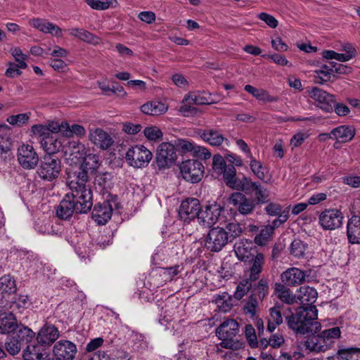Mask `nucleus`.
<instances>
[{"label": "nucleus", "instance_id": "nucleus-26", "mask_svg": "<svg viewBox=\"0 0 360 360\" xmlns=\"http://www.w3.org/2000/svg\"><path fill=\"white\" fill-rule=\"evenodd\" d=\"M35 229L43 234L60 235L63 231V225L58 221H42L35 225Z\"/></svg>", "mask_w": 360, "mask_h": 360}, {"label": "nucleus", "instance_id": "nucleus-1", "mask_svg": "<svg viewBox=\"0 0 360 360\" xmlns=\"http://www.w3.org/2000/svg\"><path fill=\"white\" fill-rule=\"evenodd\" d=\"M285 315L288 326L297 335L315 334L321 330V325L316 321L318 310L316 306H301L295 312Z\"/></svg>", "mask_w": 360, "mask_h": 360}, {"label": "nucleus", "instance_id": "nucleus-49", "mask_svg": "<svg viewBox=\"0 0 360 360\" xmlns=\"http://www.w3.org/2000/svg\"><path fill=\"white\" fill-rule=\"evenodd\" d=\"M252 287V281L249 279L241 281L237 286L234 293V297L237 300H240L243 297Z\"/></svg>", "mask_w": 360, "mask_h": 360}, {"label": "nucleus", "instance_id": "nucleus-13", "mask_svg": "<svg viewBox=\"0 0 360 360\" xmlns=\"http://www.w3.org/2000/svg\"><path fill=\"white\" fill-rule=\"evenodd\" d=\"M17 158L19 164L26 169H34L38 162L39 157L32 146L22 144L18 148Z\"/></svg>", "mask_w": 360, "mask_h": 360}, {"label": "nucleus", "instance_id": "nucleus-42", "mask_svg": "<svg viewBox=\"0 0 360 360\" xmlns=\"http://www.w3.org/2000/svg\"><path fill=\"white\" fill-rule=\"evenodd\" d=\"M29 23L31 26L44 33L53 34L51 29L54 28V24L52 22H46L40 18H32L30 20Z\"/></svg>", "mask_w": 360, "mask_h": 360}, {"label": "nucleus", "instance_id": "nucleus-23", "mask_svg": "<svg viewBox=\"0 0 360 360\" xmlns=\"http://www.w3.org/2000/svg\"><path fill=\"white\" fill-rule=\"evenodd\" d=\"M347 236L349 243L360 244V216L353 215L347 221Z\"/></svg>", "mask_w": 360, "mask_h": 360}, {"label": "nucleus", "instance_id": "nucleus-60", "mask_svg": "<svg viewBox=\"0 0 360 360\" xmlns=\"http://www.w3.org/2000/svg\"><path fill=\"white\" fill-rule=\"evenodd\" d=\"M162 309L164 313V314L162 315L163 316L162 320L167 323L174 319L176 318V313H178L177 307L174 305L169 306L166 304L165 309Z\"/></svg>", "mask_w": 360, "mask_h": 360}, {"label": "nucleus", "instance_id": "nucleus-3", "mask_svg": "<svg viewBox=\"0 0 360 360\" xmlns=\"http://www.w3.org/2000/svg\"><path fill=\"white\" fill-rule=\"evenodd\" d=\"M84 206L82 200L76 199L70 193H67L57 207L56 215L58 218L66 220L70 218L75 212L78 214H86L92 207H89L84 211Z\"/></svg>", "mask_w": 360, "mask_h": 360}, {"label": "nucleus", "instance_id": "nucleus-5", "mask_svg": "<svg viewBox=\"0 0 360 360\" xmlns=\"http://www.w3.org/2000/svg\"><path fill=\"white\" fill-rule=\"evenodd\" d=\"M307 96L317 103L316 106L326 112L333 111L335 96L317 86H309L306 89Z\"/></svg>", "mask_w": 360, "mask_h": 360}, {"label": "nucleus", "instance_id": "nucleus-22", "mask_svg": "<svg viewBox=\"0 0 360 360\" xmlns=\"http://www.w3.org/2000/svg\"><path fill=\"white\" fill-rule=\"evenodd\" d=\"M49 356L44 347L35 342L27 345L22 354L24 360H46Z\"/></svg>", "mask_w": 360, "mask_h": 360}, {"label": "nucleus", "instance_id": "nucleus-38", "mask_svg": "<svg viewBox=\"0 0 360 360\" xmlns=\"http://www.w3.org/2000/svg\"><path fill=\"white\" fill-rule=\"evenodd\" d=\"M214 301L219 310L224 312L230 311L233 307L232 298L226 292L217 295Z\"/></svg>", "mask_w": 360, "mask_h": 360}, {"label": "nucleus", "instance_id": "nucleus-48", "mask_svg": "<svg viewBox=\"0 0 360 360\" xmlns=\"http://www.w3.org/2000/svg\"><path fill=\"white\" fill-rule=\"evenodd\" d=\"M341 332L339 327H333L323 330L321 335L325 339L326 345L330 348L333 343V340L338 338L340 336Z\"/></svg>", "mask_w": 360, "mask_h": 360}, {"label": "nucleus", "instance_id": "nucleus-45", "mask_svg": "<svg viewBox=\"0 0 360 360\" xmlns=\"http://www.w3.org/2000/svg\"><path fill=\"white\" fill-rule=\"evenodd\" d=\"M250 168L252 172L260 180L264 181L266 175H265V168L264 167L262 163L257 160L253 156L252 158H250Z\"/></svg>", "mask_w": 360, "mask_h": 360}, {"label": "nucleus", "instance_id": "nucleus-14", "mask_svg": "<svg viewBox=\"0 0 360 360\" xmlns=\"http://www.w3.org/2000/svg\"><path fill=\"white\" fill-rule=\"evenodd\" d=\"M63 150L75 165L81 163L86 154L84 146L78 141L70 140V138H65Z\"/></svg>", "mask_w": 360, "mask_h": 360}, {"label": "nucleus", "instance_id": "nucleus-16", "mask_svg": "<svg viewBox=\"0 0 360 360\" xmlns=\"http://www.w3.org/2000/svg\"><path fill=\"white\" fill-rule=\"evenodd\" d=\"M175 146L170 143H162L158 147L156 160L159 167L164 168L175 160Z\"/></svg>", "mask_w": 360, "mask_h": 360}, {"label": "nucleus", "instance_id": "nucleus-28", "mask_svg": "<svg viewBox=\"0 0 360 360\" xmlns=\"http://www.w3.org/2000/svg\"><path fill=\"white\" fill-rule=\"evenodd\" d=\"M312 335L308 337L307 340L304 342V347L311 352H325L328 349L329 347L325 342V339L322 338L321 335Z\"/></svg>", "mask_w": 360, "mask_h": 360}, {"label": "nucleus", "instance_id": "nucleus-6", "mask_svg": "<svg viewBox=\"0 0 360 360\" xmlns=\"http://www.w3.org/2000/svg\"><path fill=\"white\" fill-rule=\"evenodd\" d=\"M60 172V161L53 155H44L38 168L39 176L47 181L56 179Z\"/></svg>", "mask_w": 360, "mask_h": 360}, {"label": "nucleus", "instance_id": "nucleus-4", "mask_svg": "<svg viewBox=\"0 0 360 360\" xmlns=\"http://www.w3.org/2000/svg\"><path fill=\"white\" fill-rule=\"evenodd\" d=\"M152 157V153L145 146L136 145L127 150L125 159L130 166L142 168L148 165Z\"/></svg>", "mask_w": 360, "mask_h": 360}, {"label": "nucleus", "instance_id": "nucleus-9", "mask_svg": "<svg viewBox=\"0 0 360 360\" xmlns=\"http://www.w3.org/2000/svg\"><path fill=\"white\" fill-rule=\"evenodd\" d=\"M229 242L226 231L221 227L210 230L205 242L206 248L212 252L220 251Z\"/></svg>", "mask_w": 360, "mask_h": 360}, {"label": "nucleus", "instance_id": "nucleus-33", "mask_svg": "<svg viewBox=\"0 0 360 360\" xmlns=\"http://www.w3.org/2000/svg\"><path fill=\"white\" fill-rule=\"evenodd\" d=\"M276 292L278 297L283 302L288 304H292L297 301V295H293L291 290L283 284H276Z\"/></svg>", "mask_w": 360, "mask_h": 360}, {"label": "nucleus", "instance_id": "nucleus-2", "mask_svg": "<svg viewBox=\"0 0 360 360\" xmlns=\"http://www.w3.org/2000/svg\"><path fill=\"white\" fill-rule=\"evenodd\" d=\"M67 185L71 190L70 195L82 200L84 211L93 206V193L89 181V176L85 172L79 171L67 180Z\"/></svg>", "mask_w": 360, "mask_h": 360}, {"label": "nucleus", "instance_id": "nucleus-31", "mask_svg": "<svg viewBox=\"0 0 360 360\" xmlns=\"http://www.w3.org/2000/svg\"><path fill=\"white\" fill-rule=\"evenodd\" d=\"M79 171L85 172L88 176L89 173L94 172L99 167V158L95 154L84 155L82 160Z\"/></svg>", "mask_w": 360, "mask_h": 360}, {"label": "nucleus", "instance_id": "nucleus-20", "mask_svg": "<svg viewBox=\"0 0 360 360\" xmlns=\"http://www.w3.org/2000/svg\"><path fill=\"white\" fill-rule=\"evenodd\" d=\"M65 138H71V136H43L41 144L48 155H51L59 151L61 148H63Z\"/></svg>", "mask_w": 360, "mask_h": 360}, {"label": "nucleus", "instance_id": "nucleus-55", "mask_svg": "<svg viewBox=\"0 0 360 360\" xmlns=\"http://www.w3.org/2000/svg\"><path fill=\"white\" fill-rule=\"evenodd\" d=\"M359 354L360 348L358 347L339 349L337 352L338 359L340 360H350L353 355Z\"/></svg>", "mask_w": 360, "mask_h": 360}, {"label": "nucleus", "instance_id": "nucleus-63", "mask_svg": "<svg viewBox=\"0 0 360 360\" xmlns=\"http://www.w3.org/2000/svg\"><path fill=\"white\" fill-rule=\"evenodd\" d=\"M191 154L203 160H207L211 157V153L206 148L195 145Z\"/></svg>", "mask_w": 360, "mask_h": 360}, {"label": "nucleus", "instance_id": "nucleus-58", "mask_svg": "<svg viewBox=\"0 0 360 360\" xmlns=\"http://www.w3.org/2000/svg\"><path fill=\"white\" fill-rule=\"evenodd\" d=\"M204 140L212 146H221L224 148L229 146L228 139L224 136H204Z\"/></svg>", "mask_w": 360, "mask_h": 360}, {"label": "nucleus", "instance_id": "nucleus-27", "mask_svg": "<svg viewBox=\"0 0 360 360\" xmlns=\"http://www.w3.org/2000/svg\"><path fill=\"white\" fill-rule=\"evenodd\" d=\"M17 327V319L13 312L8 311L0 314V333H10Z\"/></svg>", "mask_w": 360, "mask_h": 360}, {"label": "nucleus", "instance_id": "nucleus-59", "mask_svg": "<svg viewBox=\"0 0 360 360\" xmlns=\"http://www.w3.org/2000/svg\"><path fill=\"white\" fill-rule=\"evenodd\" d=\"M262 57L264 58H269L272 60L275 63L282 66H289L291 67L292 65L290 62H289L284 56L274 53V54H264Z\"/></svg>", "mask_w": 360, "mask_h": 360}, {"label": "nucleus", "instance_id": "nucleus-50", "mask_svg": "<svg viewBox=\"0 0 360 360\" xmlns=\"http://www.w3.org/2000/svg\"><path fill=\"white\" fill-rule=\"evenodd\" d=\"M316 75L314 76L315 83L319 84H323L331 80H336L338 77L335 74H331L330 72L325 70H314Z\"/></svg>", "mask_w": 360, "mask_h": 360}, {"label": "nucleus", "instance_id": "nucleus-44", "mask_svg": "<svg viewBox=\"0 0 360 360\" xmlns=\"http://www.w3.org/2000/svg\"><path fill=\"white\" fill-rule=\"evenodd\" d=\"M90 140L98 148L107 150L114 143L112 136H90Z\"/></svg>", "mask_w": 360, "mask_h": 360}, {"label": "nucleus", "instance_id": "nucleus-29", "mask_svg": "<svg viewBox=\"0 0 360 360\" xmlns=\"http://www.w3.org/2000/svg\"><path fill=\"white\" fill-rule=\"evenodd\" d=\"M68 31L70 35L77 37L79 40L90 44L97 45L101 41L99 37L92 34L88 30L82 28H72Z\"/></svg>", "mask_w": 360, "mask_h": 360}, {"label": "nucleus", "instance_id": "nucleus-32", "mask_svg": "<svg viewBox=\"0 0 360 360\" xmlns=\"http://www.w3.org/2000/svg\"><path fill=\"white\" fill-rule=\"evenodd\" d=\"M32 304L29 297L25 295H20L15 300L11 302L9 305L10 311L22 314Z\"/></svg>", "mask_w": 360, "mask_h": 360}, {"label": "nucleus", "instance_id": "nucleus-57", "mask_svg": "<svg viewBox=\"0 0 360 360\" xmlns=\"http://www.w3.org/2000/svg\"><path fill=\"white\" fill-rule=\"evenodd\" d=\"M228 230L227 233L229 236V241L231 242L233 239L240 236L242 233V229L239 224L231 222L226 226Z\"/></svg>", "mask_w": 360, "mask_h": 360}, {"label": "nucleus", "instance_id": "nucleus-41", "mask_svg": "<svg viewBox=\"0 0 360 360\" xmlns=\"http://www.w3.org/2000/svg\"><path fill=\"white\" fill-rule=\"evenodd\" d=\"M258 182L252 181L250 177L243 176L242 179L238 180L234 189L244 191L247 193H252L257 187Z\"/></svg>", "mask_w": 360, "mask_h": 360}, {"label": "nucleus", "instance_id": "nucleus-34", "mask_svg": "<svg viewBox=\"0 0 360 360\" xmlns=\"http://www.w3.org/2000/svg\"><path fill=\"white\" fill-rule=\"evenodd\" d=\"M281 307L274 306L270 309V319L268 321L267 330L273 332L277 326L283 323Z\"/></svg>", "mask_w": 360, "mask_h": 360}, {"label": "nucleus", "instance_id": "nucleus-15", "mask_svg": "<svg viewBox=\"0 0 360 360\" xmlns=\"http://www.w3.org/2000/svg\"><path fill=\"white\" fill-rule=\"evenodd\" d=\"M77 352L76 345L69 340H60L53 348V355L58 360H72Z\"/></svg>", "mask_w": 360, "mask_h": 360}, {"label": "nucleus", "instance_id": "nucleus-18", "mask_svg": "<svg viewBox=\"0 0 360 360\" xmlns=\"http://www.w3.org/2000/svg\"><path fill=\"white\" fill-rule=\"evenodd\" d=\"M239 330V325L234 319H226L216 329L217 336L223 341L232 340Z\"/></svg>", "mask_w": 360, "mask_h": 360}, {"label": "nucleus", "instance_id": "nucleus-17", "mask_svg": "<svg viewBox=\"0 0 360 360\" xmlns=\"http://www.w3.org/2000/svg\"><path fill=\"white\" fill-rule=\"evenodd\" d=\"M307 272L297 267L286 269L281 275L282 283L286 286L295 287L305 281Z\"/></svg>", "mask_w": 360, "mask_h": 360}, {"label": "nucleus", "instance_id": "nucleus-10", "mask_svg": "<svg viewBox=\"0 0 360 360\" xmlns=\"http://www.w3.org/2000/svg\"><path fill=\"white\" fill-rule=\"evenodd\" d=\"M228 202L233 206L236 211L243 215L252 214L256 206L254 199L248 198L240 192L231 193L228 198Z\"/></svg>", "mask_w": 360, "mask_h": 360}, {"label": "nucleus", "instance_id": "nucleus-43", "mask_svg": "<svg viewBox=\"0 0 360 360\" xmlns=\"http://www.w3.org/2000/svg\"><path fill=\"white\" fill-rule=\"evenodd\" d=\"M15 337L23 345L30 342L34 338V333L28 327L23 326L19 328Z\"/></svg>", "mask_w": 360, "mask_h": 360}, {"label": "nucleus", "instance_id": "nucleus-54", "mask_svg": "<svg viewBox=\"0 0 360 360\" xmlns=\"http://www.w3.org/2000/svg\"><path fill=\"white\" fill-rule=\"evenodd\" d=\"M30 112L11 115L6 118V121L11 125L21 127L22 124H26L30 120Z\"/></svg>", "mask_w": 360, "mask_h": 360}, {"label": "nucleus", "instance_id": "nucleus-19", "mask_svg": "<svg viewBox=\"0 0 360 360\" xmlns=\"http://www.w3.org/2000/svg\"><path fill=\"white\" fill-rule=\"evenodd\" d=\"M112 208L109 202L104 201L103 203L95 205L92 217L99 225L105 224L111 218Z\"/></svg>", "mask_w": 360, "mask_h": 360}, {"label": "nucleus", "instance_id": "nucleus-21", "mask_svg": "<svg viewBox=\"0 0 360 360\" xmlns=\"http://www.w3.org/2000/svg\"><path fill=\"white\" fill-rule=\"evenodd\" d=\"M59 332L57 328L51 323H45L39 331L37 340L39 343L50 345L58 339Z\"/></svg>", "mask_w": 360, "mask_h": 360}, {"label": "nucleus", "instance_id": "nucleus-30", "mask_svg": "<svg viewBox=\"0 0 360 360\" xmlns=\"http://www.w3.org/2000/svg\"><path fill=\"white\" fill-rule=\"evenodd\" d=\"M60 129L59 122L53 120H48L46 124L33 125L31 128V131L34 134L49 135V131L53 134H58L60 132Z\"/></svg>", "mask_w": 360, "mask_h": 360}, {"label": "nucleus", "instance_id": "nucleus-64", "mask_svg": "<svg viewBox=\"0 0 360 360\" xmlns=\"http://www.w3.org/2000/svg\"><path fill=\"white\" fill-rule=\"evenodd\" d=\"M13 142L11 136H0V155L10 151L13 146Z\"/></svg>", "mask_w": 360, "mask_h": 360}, {"label": "nucleus", "instance_id": "nucleus-25", "mask_svg": "<svg viewBox=\"0 0 360 360\" xmlns=\"http://www.w3.org/2000/svg\"><path fill=\"white\" fill-rule=\"evenodd\" d=\"M317 296L318 293L314 288L304 285L300 288L297 293V301L299 300L304 307L314 306Z\"/></svg>", "mask_w": 360, "mask_h": 360}, {"label": "nucleus", "instance_id": "nucleus-51", "mask_svg": "<svg viewBox=\"0 0 360 360\" xmlns=\"http://www.w3.org/2000/svg\"><path fill=\"white\" fill-rule=\"evenodd\" d=\"M228 165L223 157L219 154H216L212 158V169L214 173L219 176L221 175V172L224 171L225 167H227Z\"/></svg>", "mask_w": 360, "mask_h": 360}, {"label": "nucleus", "instance_id": "nucleus-46", "mask_svg": "<svg viewBox=\"0 0 360 360\" xmlns=\"http://www.w3.org/2000/svg\"><path fill=\"white\" fill-rule=\"evenodd\" d=\"M356 129L353 125H340L334 128L330 133H321L319 135H355Z\"/></svg>", "mask_w": 360, "mask_h": 360}, {"label": "nucleus", "instance_id": "nucleus-35", "mask_svg": "<svg viewBox=\"0 0 360 360\" xmlns=\"http://www.w3.org/2000/svg\"><path fill=\"white\" fill-rule=\"evenodd\" d=\"M251 292V296L263 300L269 292L268 281L266 279L262 278L257 283L252 282Z\"/></svg>", "mask_w": 360, "mask_h": 360}, {"label": "nucleus", "instance_id": "nucleus-47", "mask_svg": "<svg viewBox=\"0 0 360 360\" xmlns=\"http://www.w3.org/2000/svg\"><path fill=\"white\" fill-rule=\"evenodd\" d=\"M273 229L270 226H266L260 231L255 238V242L259 245H264L271 238L273 235Z\"/></svg>", "mask_w": 360, "mask_h": 360}, {"label": "nucleus", "instance_id": "nucleus-39", "mask_svg": "<svg viewBox=\"0 0 360 360\" xmlns=\"http://www.w3.org/2000/svg\"><path fill=\"white\" fill-rule=\"evenodd\" d=\"M16 289L15 281L13 276L4 275L0 278V291L11 294L15 292Z\"/></svg>", "mask_w": 360, "mask_h": 360}, {"label": "nucleus", "instance_id": "nucleus-36", "mask_svg": "<svg viewBox=\"0 0 360 360\" xmlns=\"http://www.w3.org/2000/svg\"><path fill=\"white\" fill-rule=\"evenodd\" d=\"M222 178L227 186L233 188L237 187L238 181L236 176V169L233 165H228L221 172Z\"/></svg>", "mask_w": 360, "mask_h": 360}, {"label": "nucleus", "instance_id": "nucleus-53", "mask_svg": "<svg viewBox=\"0 0 360 360\" xmlns=\"http://www.w3.org/2000/svg\"><path fill=\"white\" fill-rule=\"evenodd\" d=\"M5 345L7 352L11 355L18 354L20 351L22 345L14 335L7 340Z\"/></svg>", "mask_w": 360, "mask_h": 360}, {"label": "nucleus", "instance_id": "nucleus-12", "mask_svg": "<svg viewBox=\"0 0 360 360\" xmlns=\"http://www.w3.org/2000/svg\"><path fill=\"white\" fill-rule=\"evenodd\" d=\"M201 209L198 199L188 198L183 200L179 209L180 219L186 223H190L195 218L198 219Z\"/></svg>", "mask_w": 360, "mask_h": 360}, {"label": "nucleus", "instance_id": "nucleus-7", "mask_svg": "<svg viewBox=\"0 0 360 360\" xmlns=\"http://www.w3.org/2000/svg\"><path fill=\"white\" fill-rule=\"evenodd\" d=\"M180 171L184 179L192 184L199 182L204 174L202 163L196 160H188L180 165Z\"/></svg>", "mask_w": 360, "mask_h": 360}, {"label": "nucleus", "instance_id": "nucleus-61", "mask_svg": "<svg viewBox=\"0 0 360 360\" xmlns=\"http://www.w3.org/2000/svg\"><path fill=\"white\" fill-rule=\"evenodd\" d=\"M235 252L239 259L243 260L249 257L250 255V249L249 247L245 246L243 243H239L235 245Z\"/></svg>", "mask_w": 360, "mask_h": 360}, {"label": "nucleus", "instance_id": "nucleus-8", "mask_svg": "<svg viewBox=\"0 0 360 360\" xmlns=\"http://www.w3.org/2000/svg\"><path fill=\"white\" fill-rule=\"evenodd\" d=\"M342 212L338 209H327L319 215V224L323 230L332 231L342 226Z\"/></svg>", "mask_w": 360, "mask_h": 360}, {"label": "nucleus", "instance_id": "nucleus-11", "mask_svg": "<svg viewBox=\"0 0 360 360\" xmlns=\"http://www.w3.org/2000/svg\"><path fill=\"white\" fill-rule=\"evenodd\" d=\"M224 207L217 202L206 205L205 210L200 209L198 221L203 227L210 228L221 219Z\"/></svg>", "mask_w": 360, "mask_h": 360}, {"label": "nucleus", "instance_id": "nucleus-62", "mask_svg": "<svg viewBox=\"0 0 360 360\" xmlns=\"http://www.w3.org/2000/svg\"><path fill=\"white\" fill-rule=\"evenodd\" d=\"M257 307V298L254 297L253 296H250L243 308L245 314H250L251 316H254L256 314Z\"/></svg>", "mask_w": 360, "mask_h": 360}, {"label": "nucleus", "instance_id": "nucleus-24", "mask_svg": "<svg viewBox=\"0 0 360 360\" xmlns=\"http://www.w3.org/2000/svg\"><path fill=\"white\" fill-rule=\"evenodd\" d=\"M183 101L194 105H210L215 103L211 94L207 91H193L186 94Z\"/></svg>", "mask_w": 360, "mask_h": 360}, {"label": "nucleus", "instance_id": "nucleus-37", "mask_svg": "<svg viewBox=\"0 0 360 360\" xmlns=\"http://www.w3.org/2000/svg\"><path fill=\"white\" fill-rule=\"evenodd\" d=\"M264 261V255L262 253H258L255 256L252 266L250 269V274L249 276V280L252 282H256L259 278V274L262 270V266Z\"/></svg>", "mask_w": 360, "mask_h": 360}, {"label": "nucleus", "instance_id": "nucleus-52", "mask_svg": "<svg viewBox=\"0 0 360 360\" xmlns=\"http://www.w3.org/2000/svg\"><path fill=\"white\" fill-rule=\"evenodd\" d=\"M306 248L305 244L302 240L295 239L290 245V254L297 258L303 257Z\"/></svg>", "mask_w": 360, "mask_h": 360}, {"label": "nucleus", "instance_id": "nucleus-56", "mask_svg": "<svg viewBox=\"0 0 360 360\" xmlns=\"http://www.w3.org/2000/svg\"><path fill=\"white\" fill-rule=\"evenodd\" d=\"M193 147L194 144L186 139H179L175 143L176 150H178L183 154L188 153L191 154Z\"/></svg>", "mask_w": 360, "mask_h": 360}, {"label": "nucleus", "instance_id": "nucleus-40", "mask_svg": "<svg viewBox=\"0 0 360 360\" xmlns=\"http://www.w3.org/2000/svg\"><path fill=\"white\" fill-rule=\"evenodd\" d=\"M59 126L61 128L60 132H62V135H64L65 132H70V135H84L86 132L83 126L77 124L70 126L65 120L59 123Z\"/></svg>", "mask_w": 360, "mask_h": 360}]
</instances>
